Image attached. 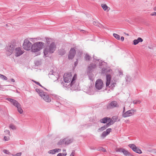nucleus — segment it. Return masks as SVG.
<instances>
[{
    "mask_svg": "<svg viewBox=\"0 0 156 156\" xmlns=\"http://www.w3.org/2000/svg\"><path fill=\"white\" fill-rule=\"evenodd\" d=\"M27 39L30 42H32V43L34 42L37 41V39L35 38H27Z\"/></svg>",
    "mask_w": 156,
    "mask_h": 156,
    "instance_id": "c756f323",
    "label": "nucleus"
},
{
    "mask_svg": "<svg viewBox=\"0 0 156 156\" xmlns=\"http://www.w3.org/2000/svg\"><path fill=\"white\" fill-rule=\"evenodd\" d=\"M35 90L41 98L44 101L47 102H50L51 101V99L47 93L44 92L42 90L38 88L36 89Z\"/></svg>",
    "mask_w": 156,
    "mask_h": 156,
    "instance_id": "20e7f679",
    "label": "nucleus"
},
{
    "mask_svg": "<svg viewBox=\"0 0 156 156\" xmlns=\"http://www.w3.org/2000/svg\"><path fill=\"white\" fill-rule=\"evenodd\" d=\"M87 92L90 94H93V86L90 85L88 88L87 90Z\"/></svg>",
    "mask_w": 156,
    "mask_h": 156,
    "instance_id": "aec40b11",
    "label": "nucleus"
},
{
    "mask_svg": "<svg viewBox=\"0 0 156 156\" xmlns=\"http://www.w3.org/2000/svg\"><path fill=\"white\" fill-rule=\"evenodd\" d=\"M89 78V79L92 81H93L94 79V76L92 73H90L88 74Z\"/></svg>",
    "mask_w": 156,
    "mask_h": 156,
    "instance_id": "393cba45",
    "label": "nucleus"
},
{
    "mask_svg": "<svg viewBox=\"0 0 156 156\" xmlns=\"http://www.w3.org/2000/svg\"><path fill=\"white\" fill-rule=\"evenodd\" d=\"M33 81L36 83L37 84L39 85V86L41 87H43L42 86V85L40 83H39L36 82L34 80H33Z\"/></svg>",
    "mask_w": 156,
    "mask_h": 156,
    "instance_id": "c03bdc74",
    "label": "nucleus"
},
{
    "mask_svg": "<svg viewBox=\"0 0 156 156\" xmlns=\"http://www.w3.org/2000/svg\"><path fill=\"white\" fill-rule=\"evenodd\" d=\"M76 77H77L76 75L75 74L72 78V80L71 82L70 83H69V84L68 86H69L70 85V87L72 86V85L74 83V81L76 79Z\"/></svg>",
    "mask_w": 156,
    "mask_h": 156,
    "instance_id": "5701e85b",
    "label": "nucleus"
},
{
    "mask_svg": "<svg viewBox=\"0 0 156 156\" xmlns=\"http://www.w3.org/2000/svg\"><path fill=\"white\" fill-rule=\"evenodd\" d=\"M45 41L47 44H50L49 45H47L44 51V56L47 57V55L49 53H53L55 51L56 46L55 43L53 42V40L51 38H45Z\"/></svg>",
    "mask_w": 156,
    "mask_h": 156,
    "instance_id": "f03ea898",
    "label": "nucleus"
},
{
    "mask_svg": "<svg viewBox=\"0 0 156 156\" xmlns=\"http://www.w3.org/2000/svg\"><path fill=\"white\" fill-rule=\"evenodd\" d=\"M65 140L64 139H61L57 143V144L58 145H61L65 144Z\"/></svg>",
    "mask_w": 156,
    "mask_h": 156,
    "instance_id": "bb28decb",
    "label": "nucleus"
},
{
    "mask_svg": "<svg viewBox=\"0 0 156 156\" xmlns=\"http://www.w3.org/2000/svg\"><path fill=\"white\" fill-rule=\"evenodd\" d=\"M65 52L66 51L64 50H60L58 52L59 54L62 55H64Z\"/></svg>",
    "mask_w": 156,
    "mask_h": 156,
    "instance_id": "e433bc0d",
    "label": "nucleus"
},
{
    "mask_svg": "<svg viewBox=\"0 0 156 156\" xmlns=\"http://www.w3.org/2000/svg\"><path fill=\"white\" fill-rule=\"evenodd\" d=\"M0 78L4 80H7V78L4 75L0 74Z\"/></svg>",
    "mask_w": 156,
    "mask_h": 156,
    "instance_id": "f704fd0d",
    "label": "nucleus"
},
{
    "mask_svg": "<svg viewBox=\"0 0 156 156\" xmlns=\"http://www.w3.org/2000/svg\"><path fill=\"white\" fill-rule=\"evenodd\" d=\"M78 63V62L77 61L76 62H75L74 65H75V66H76L77 65Z\"/></svg>",
    "mask_w": 156,
    "mask_h": 156,
    "instance_id": "3c124183",
    "label": "nucleus"
},
{
    "mask_svg": "<svg viewBox=\"0 0 156 156\" xmlns=\"http://www.w3.org/2000/svg\"><path fill=\"white\" fill-rule=\"evenodd\" d=\"M65 141V144L68 145L72 142H73V139L72 138H64Z\"/></svg>",
    "mask_w": 156,
    "mask_h": 156,
    "instance_id": "f3484780",
    "label": "nucleus"
},
{
    "mask_svg": "<svg viewBox=\"0 0 156 156\" xmlns=\"http://www.w3.org/2000/svg\"><path fill=\"white\" fill-rule=\"evenodd\" d=\"M11 80L12 82H15V80L13 79H11Z\"/></svg>",
    "mask_w": 156,
    "mask_h": 156,
    "instance_id": "603ef678",
    "label": "nucleus"
},
{
    "mask_svg": "<svg viewBox=\"0 0 156 156\" xmlns=\"http://www.w3.org/2000/svg\"><path fill=\"white\" fill-rule=\"evenodd\" d=\"M119 73L120 74H121L122 73V72H120Z\"/></svg>",
    "mask_w": 156,
    "mask_h": 156,
    "instance_id": "6e6d98bb",
    "label": "nucleus"
},
{
    "mask_svg": "<svg viewBox=\"0 0 156 156\" xmlns=\"http://www.w3.org/2000/svg\"><path fill=\"white\" fill-rule=\"evenodd\" d=\"M4 132L5 133V134L7 135L10 136V132L9 130H6L4 131Z\"/></svg>",
    "mask_w": 156,
    "mask_h": 156,
    "instance_id": "a19ab883",
    "label": "nucleus"
},
{
    "mask_svg": "<svg viewBox=\"0 0 156 156\" xmlns=\"http://www.w3.org/2000/svg\"><path fill=\"white\" fill-rule=\"evenodd\" d=\"M44 44L42 42H35L33 44L32 51L37 52L40 51L44 47Z\"/></svg>",
    "mask_w": 156,
    "mask_h": 156,
    "instance_id": "39448f33",
    "label": "nucleus"
},
{
    "mask_svg": "<svg viewBox=\"0 0 156 156\" xmlns=\"http://www.w3.org/2000/svg\"><path fill=\"white\" fill-rule=\"evenodd\" d=\"M104 87V84L103 81L100 79L96 80L95 84V87L98 90H101Z\"/></svg>",
    "mask_w": 156,
    "mask_h": 156,
    "instance_id": "0eeeda50",
    "label": "nucleus"
},
{
    "mask_svg": "<svg viewBox=\"0 0 156 156\" xmlns=\"http://www.w3.org/2000/svg\"><path fill=\"white\" fill-rule=\"evenodd\" d=\"M99 150H101L103 152H105L106 151V150L103 147H101V149H99Z\"/></svg>",
    "mask_w": 156,
    "mask_h": 156,
    "instance_id": "a18cd8bd",
    "label": "nucleus"
},
{
    "mask_svg": "<svg viewBox=\"0 0 156 156\" xmlns=\"http://www.w3.org/2000/svg\"><path fill=\"white\" fill-rule=\"evenodd\" d=\"M128 146L134 152L139 154H141L142 153V151L141 150L136 147L134 144H129L128 145Z\"/></svg>",
    "mask_w": 156,
    "mask_h": 156,
    "instance_id": "9b49d317",
    "label": "nucleus"
},
{
    "mask_svg": "<svg viewBox=\"0 0 156 156\" xmlns=\"http://www.w3.org/2000/svg\"><path fill=\"white\" fill-rule=\"evenodd\" d=\"M85 58L86 60H89L90 58V56L87 54L85 55Z\"/></svg>",
    "mask_w": 156,
    "mask_h": 156,
    "instance_id": "79ce46f5",
    "label": "nucleus"
},
{
    "mask_svg": "<svg viewBox=\"0 0 156 156\" xmlns=\"http://www.w3.org/2000/svg\"><path fill=\"white\" fill-rule=\"evenodd\" d=\"M17 44L16 43H11L7 48L6 54L8 55H10L13 52L15 55L17 57L23 53V49L20 47H17Z\"/></svg>",
    "mask_w": 156,
    "mask_h": 156,
    "instance_id": "f257e3e1",
    "label": "nucleus"
},
{
    "mask_svg": "<svg viewBox=\"0 0 156 156\" xmlns=\"http://www.w3.org/2000/svg\"><path fill=\"white\" fill-rule=\"evenodd\" d=\"M153 9L154 11H156V6L153 8Z\"/></svg>",
    "mask_w": 156,
    "mask_h": 156,
    "instance_id": "5fc2aeb1",
    "label": "nucleus"
},
{
    "mask_svg": "<svg viewBox=\"0 0 156 156\" xmlns=\"http://www.w3.org/2000/svg\"><path fill=\"white\" fill-rule=\"evenodd\" d=\"M121 40L122 41H123L124 40V37H121Z\"/></svg>",
    "mask_w": 156,
    "mask_h": 156,
    "instance_id": "8fccbe9b",
    "label": "nucleus"
},
{
    "mask_svg": "<svg viewBox=\"0 0 156 156\" xmlns=\"http://www.w3.org/2000/svg\"><path fill=\"white\" fill-rule=\"evenodd\" d=\"M111 71H112V70H110L109 69H105V68H103L102 69V72L103 73H105L106 74V87H110L111 89H113L115 87V83H111V85L109 86L111 78V75L109 74H108V73L110 72Z\"/></svg>",
    "mask_w": 156,
    "mask_h": 156,
    "instance_id": "7ed1b4c3",
    "label": "nucleus"
},
{
    "mask_svg": "<svg viewBox=\"0 0 156 156\" xmlns=\"http://www.w3.org/2000/svg\"><path fill=\"white\" fill-rule=\"evenodd\" d=\"M112 131L111 128H108L107 129L106 131H105L103 132L101 135V137L103 138H105L106 136L109 134Z\"/></svg>",
    "mask_w": 156,
    "mask_h": 156,
    "instance_id": "dca6fc26",
    "label": "nucleus"
},
{
    "mask_svg": "<svg viewBox=\"0 0 156 156\" xmlns=\"http://www.w3.org/2000/svg\"><path fill=\"white\" fill-rule=\"evenodd\" d=\"M113 36L116 39L118 40H119L120 39V37L119 35L116 34H113Z\"/></svg>",
    "mask_w": 156,
    "mask_h": 156,
    "instance_id": "72a5a7b5",
    "label": "nucleus"
},
{
    "mask_svg": "<svg viewBox=\"0 0 156 156\" xmlns=\"http://www.w3.org/2000/svg\"><path fill=\"white\" fill-rule=\"evenodd\" d=\"M123 148H117L115 149V151L116 152H122V150H123Z\"/></svg>",
    "mask_w": 156,
    "mask_h": 156,
    "instance_id": "4c0bfd02",
    "label": "nucleus"
},
{
    "mask_svg": "<svg viewBox=\"0 0 156 156\" xmlns=\"http://www.w3.org/2000/svg\"><path fill=\"white\" fill-rule=\"evenodd\" d=\"M108 122V123H107L106 124L107 126H108V127L109 126L112 124L114 122L113 120H112V119H110Z\"/></svg>",
    "mask_w": 156,
    "mask_h": 156,
    "instance_id": "7c9ffc66",
    "label": "nucleus"
},
{
    "mask_svg": "<svg viewBox=\"0 0 156 156\" xmlns=\"http://www.w3.org/2000/svg\"><path fill=\"white\" fill-rule=\"evenodd\" d=\"M49 77L52 79L54 81H55L58 79V74L57 73H54V74H50Z\"/></svg>",
    "mask_w": 156,
    "mask_h": 156,
    "instance_id": "2eb2a0df",
    "label": "nucleus"
},
{
    "mask_svg": "<svg viewBox=\"0 0 156 156\" xmlns=\"http://www.w3.org/2000/svg\"><path fill=\"white\" fill-rule=\"evenodd\" d=\"M3 152L5 154L7 155H11V153L9 151V150L4 149L3 150Z\"/></svg>",
    "mask_w": 156,
    "mask_h": 156,
    "instance_id": "2f4dec72",
    "label": "nucleus"
},
{
    "mask_svg": "<svg viewBox=\"0 0 156 156\" xmlns=\"http://www.w3.org/2000/svg\"><path fill=\"white\" fill-rule=\"evenodd\" d=\"M17 109V110L18 112L22 114L23 112V110L22 109L21 105L20 104L19 105H18V106H17L16 107Z\"/></svg>",
    "mask_w": 156,
    "mask_h": 156,
    "instance_id": "c85d7f7f",
    "label": "nucleus"
},
{
    "mask_svg": "<svg viewBox=\"0 0 156 156\" xmlns=\"http://www.w3.org/2000/svg\"><path fill=\"white\" fill-rule=\"evenodd\" d=\"M76 53V50L74 48H72L69 52L68 55V58L69 59H73Z\"/></svg>",
    "mask_w": 156,
    "mask_h": 156,
    "instance_id": "f8f14e48",
    "label": "nucleus"
},
{
    "mask_svg": "<svg viewBox=\"0 0 156 156\" xmlns=\"http://www.w3.org/2000/svg\"><path fill=\"white\" fill-rule=\"evenodd\" d=\"M124 155L126 156H133L128 151L123 149L122 152Z\"/></svg>",
    "mask_w": 156,
    "mask_h": 156,
    "instance_id": "4be33fe9",
    "label": "nucleus"
},
{
    "mask_svg": "<svg viewBox=\"0 0 156 156\" xmlns=\"http://www.w3.org/2000/svg\"><path fill=\"white\" fill-rule=\"evenodd\" d=\"M75 154V151H73L72 153L71 154L70 156H74Z\"/></svg>",
    "mask_w": 156,
    "mask_h": 156,
    "instance_id": "de8ad7c7",
    "label": "nucleus"
},
{
    "mask_svg": "<svg viewBox=\"0 0 156 156\" xmlns=\"http://www.w3.org/2000/svg\"><path fill=\"white\" fill-rule=\"evenodd\" d=\"M22 154V153L21 152H19L18 153H17L16 154H12V155L13 156H20Z\"/></svg>",
    "mask_w": 156,
    "mask_h": 156,
    "instance_id": "37998d69",
    "label": "nucleus"
},
{
    "mask_svg": "<svg viewBox=\"0 0 156 156\" xmlns=\"http://www.w3.org/2000/svg\"><path fill=\"white\" fill-rule=\"evenodd\" d=\"M126 35H128V34H127Z\"/></svg>",
    "mask_w": 156,
    "mask_h": 156,
    "instance_id": "13d9d810",
    "label": "nucleus"
},
{
    "mask_svg": "<svg viewBox=\"0 0 156 156\" xmlns=\"http://www.w3.org/2000/svg\"><path fill=\"white\" fill-rule=\"evenodd\" d=\"M61 151V149L56 148L50 150L48 151V153L49 154H55L56 153H58Z\"/></svg>",
    "mask_w": 156,
    "mask_h": 156,
    "instance_id": "4468645a",
    "label": "nucleus"
},
{
    "mask_svg": "<svg viewBox=\"0 0 156 156\" xmlns=\"http://www.w3.org/2000/svg\"><path fill=\"white\" fill-rule=\"evenodd\" d=\"M141 101L140 100H135L133 101V103L134 104H138L141 103Z\"/></svg>",
    "mask_w": 156,
    "mask_h": 156,
    "instance_id": "c9c22d12",
    "label": "nucleus"
},
{
    "mask_svg": "<svg viewBox=\"0 0 156 156\" xmlns=\"http://www.w3.org/2000/svg\"><path fill=\"white\" fill-rule=\"evenodd\" d=\"M119 105L117 102L115 101H113L108 104L107 105V108L108 109H110L114 108L119 107Z\"/></svg>",
    "mask_w": 156,
    "mask_h": 156,
    "instance_id": "1a4fd4ad",
    "label": "nucleus"
},
{
    "mask_svg": "<svg viewBox=\"0 0 156 156\" xmlns=\"http://www.w3.org/2000/svg\"><path fill=\"white\" fill-rule=\"evenodd\" d=\"M126 82H127L128 83H130L132 81V80L131 77L129 76H126Z\"/></svg>",
    "mask_w": 156,
    "mask_h": 156,
    "instance_id": "cd10ccee",
    "label": "nucleus"
},
{
    "mask_svg": "<svg viewBox=\"0 0 156 156\" xmlns=\"http://www.w3.org/2000/svg\"><path fill=\"white\" fill-rule=\"evenodd\" d=\"M9 128L12 130H15L16 129V127L13 124H11L9 126Z\"/></svg>",
    "mask_w": 156,
    "mask_h": 156,
    "instance_id": "58836bf2",
    "label": "nucleus"
},
{
    "mask_svg": "<svg viewBox=\"0 0 156 156\" xmlns=\"http://www.w3.org/2000/svg\"><path fill=\"white\" fill-rule=\"evenodd\" d=\"M96 67V65H91L90 64V65L88 67V69L89 70H92V69Z\"/></svg>",
    "mask_w": 156,
    "mask_h": 156,
    "instance_id": "473e14b6",
    "label": "nucleus"
},
{
    "mask_svg": "<svg viewBox=\"0 0 156 156\" xmlns=\"http://www.w3.org/2000/svg\"><path fill=\"white\" fill-rule=\"evenodd\" d=\"M150 15L151 16H156V12H152L151 14Z\"/></svg>",
    "mask_w": 156,
    "mask_h": 156,
    "instance_id": "49530a36",
    "label": "nucleus"
},
{
    "mask_svg": "<svg viewBox=\"0 0 156 156\" xmlns=\"http://www.w3.org/2000/svg\"><path fill=\"white\" fill-rule=\"evenodd\" d=\"M94 59H95L96 60H98V61H99V60L97 58H95L94 57Z\"/></svg>",
    "mask_w": 156,
    "mask_h": 156,
    "instance_id": "864d4df0",
    "label": "nucleus"
},
{
    "mask_svg": "<svg viewBox=\"0 0 156 156\" xmlns=\"http://www.w3.org/2000/svg\"><path fill=\"white\" fill-rule=\"evenodd\" d=\"M6 99L16 107L18 106V105L20 104L16 100L14 99L10 98H6Z\"/></svg>",
    "mask_w": 156,
    "mask_h": 156,
    "instance_id": "ddd939ff",
    "label": "nucleus"
},
{
    "mask_svg": "<svg viewBox=\"0 0 156 156\" xmlns=\"http://www.w3.org/2000/svg\"><path fill=\"white\" fill-rule=\"evenodd\" d=\"M143 41V40L140 37H138L137 39L134 40L133 41V44L134 45H136L137 44L140 42H142Z\"/></svg>",
    "mask_w": 156,
    "mask_h": 156,
    "instance_id": "6ab92c4d",
    "label": "nucleus"
},
{
    "mask_svg": "<svg viewBox=\"0 0 156 156\" xmlns=\"http://www.w3.org/2000/svg\"><path fill=\"white\" fill-rule=\"evenodd\" d=\"M33 44L27 39L24 40L23 46L24 49L26 50H32Z\"/></svg>",
    "mask_w": 156,
    "mask_h": 156,
    "instance_id": "423d86ee",
    "label": "nucleus"
},
{
    "mask_svg": "<svg viewBox=\"0 0 156 156\" xmlns=\"http://www.w3.org/2000/svg\"><path fill=\"white\" fill-rule=\"evenodd\" d=\"M90 148L91 149H92V148L91 147H90Z\"/></svg>",
    "mask_w": 156,
    "mask_h": 156,
    "instance_id": "4d7b16f0",
    "label": "nucleus"
},
{
    "mask_svg": "<svg viewBox=\"0 0 156 156\" xmlns=\"http://www.w3.org/2000/svg\"><path fill=\"white\" fill-rule=\"evenodd\" d=\"M63 153H59L58 154L57 156H66L67 155L66 152V150L64 149L63 150Z\"/></svg>",
    "mask_w": 156,
    "mask_h": 156,
    "instance_id": "a878e982",
    "label": "nucleus"
},
{
    "mask_svg": "<svg viewBox=\"0 0 156 156\" xmlns=\"http://www.w3.org/2000/svg\"><path fill=\"white\" fill-rule=\"evenodd\" d=\"M125 107L124 106L123 107V113L122 114V116L124 118L128 117L132 115L134 113V112H135L134 110L132 109L129 110L126 112L124 113L125 110Z\"/></svg>",
    "mask_w": 156,
    "mask_h": 156,
    "instance_id": "6e6552de",
    "label": "nucleus"
},
{
    "mask_svg": "<svg viewBox=\"0 0 156 156\" xmlns=\"http://www.w3.org/2000/svg\"><path fill=\"white\" fill-rule=\"evenodd\" d=\"M10 139L9 136H5L4 138V140L5 141H8Z\"/></svg>",
    "mask_w": 156,
    "mask_h": 156,
    "instance_id": "ea45409f",
    "label": "nucleus"
},
{
    "mask_svg": "<svg viewBox=\"0 0 156 156\" xmlns=\"http://www.w3.org/2000/svg\"><path fill=\"white\" fill-rule=\"evenodd\" d=\"M72 76L70 73H65L64 76V80L65 83H69L71 80Z\"/></svg>",
    "mask_w": 156,
    "mask_h": 156,
    "instance_id": "9d476101",
    "label": "nucleus"
},
{
    "mask_svg": "<svg viewBox=\"0 0 156 156\" xmlns=\"http://www.w3.org/2000/svg\"><path fill=\"white\" fill-rule=\"evenodd\" d=\"M110 119V118L105 117L100 119V122L101 123H105L108 122Z\"/></svg>",
    "mask_w": 156,
    "mask_h": 156,
    "instance_id": "a211bd4d",
    "label": "nucleus"
},
{
    "mask_svg": "<svg viewBox=\"0 0 156 156\" xmlns=\"http://www.w3.org/2000/svg\"><path fill=\"white\" fill-rule=\"evenodd\" d=\"M108 127V126L106 124L101 127L99 128L98 130V132H101L102 131H103L106 129Z\"/></svg>",
    "mask_w": 156,
    "mask_h": 156,
    "instance_id": "b1692460",
    "label": "nucleus"
},
{
    "mask_svg": "<svg viewBox=\"0 0 156 156\" xmlns=\"http://www.w3.org/2000/svg\"><path fill=\"white\" fill-rule=\"evenodd\" d=\"M112 119H115V120L114 121V122H115L116 121V120L117 119V116L113 117L112 118Z\"/></svg>",
    "mask_w": 156,
    "mask_h": 156,
    "instance_id": "09e8293b",
    "label": "nucleus"
},
{
    "mask_svg": "<svg viewBox=\"0 0 156 156\" xmlns=\"http://www.w3.org/2000/svg\"><path fill=\"white\" fill-rule=\"evenodd\" d=\"M101 6L103 10L106 12H108L110 9V8L106 4H102L101 5Z\"/></svg>",
    "mask_w": 156,
    "mask_h": 156,
    "instance_id": "412c9836",
    "label": "nucleus"
}]
</instances>
